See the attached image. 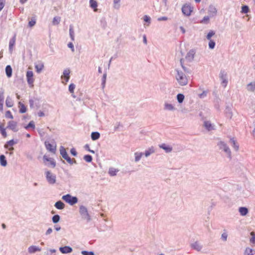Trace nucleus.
<instances>
[{
  "mask_svg": "<svg viewBox=\"0 0 255 255\" xmlns=\"http://www.w3.org/2000/svg\"><path fill=\"white\" fill-rule=\"evenodd\" d=\"M177 75L176 79L180 86H185L188 84V79L186 75L181 71L178 69L175 70Z\"/></svg>",
  "mask_w": 255,
  "mask_h": 255,
  "instance_id": "obj_1",
  "label": "nucleus"
},
{
  "mask_svg": "<svg viewBox=\"0 0 255 255\" xmlns=\"http://www.w3.org/2000/svg\"><path fill=\"white\" fill-rule=\"evenodd\" d=\"M79 213L82 218L86 220L87 222H89L91 220V218L89 215L87 208L84 205H81L79 207Z\"/></svg>",
  "mask_w": 255,
  "mask_h": 255,
  "instance_id": "obj_2",
  "label": "nucleus"
},
{
  "mask_svg": "<svg viewBox=\"0 0 255 255\" xmlns=\"http://www.w3.org/2000/svg\"><path fill=\"white\" fill-rule=\"evenodd\" d=\"M62 199L70 205H74L78 202V198L76 196H72L69 194L63 195Z\"/></svg>",
  "mask_w": 255,
  "mask_h": 255,
  "instance_id": "obj_3",
  "label": "nucleus"
},
{
  "mask_svg": "<svg viewBox=\"0 0 255 255\" xmlns=\"http://www.w3.org/2000/svg\"><path fill=\"white\" fill-rule=\"evenodd\" d=\"M217 145L220 149H223L227 154L228 158L230 159L232 158L231 150L225 142L220 141L217 143Z\"/></svg>",
  "mask_w": 255,
  "mask_h": 255,
  "instance_id": "obj_4",
  "label": "nucleus"
},
{
  "mask_svg": "<svg viewBox=\"0 0 255 255\" xmlns=\"http://www.w3.org/2000/svg\"><path fill=\"white\" fill-rule=\"evenodd\" d=\"M45 177L49 184L53 185L56 181V176L51 171L47 170L45 172Z\"/></svg>",
  "mask_w": 255,
  "mask_h": 255,
  "instance_id": "obj_5",
  "label": "nucleus"
},
{
  "mask_svg": "<svg viewBox=\"0 0 255 255\" xmlns=\"http://www.w3.org/2000/svg\"><path fill=\"white\" fill-rule=\"evenodd\" d=\"M193 7L190 4H184L181 8L182 12L185 16H190L193 11Z\"/></svg>",
  "mask_w": 255,
  "mask_h": 255,
  "instance_id": "obj_6",
  "label": "nucleus"
},
{
  "mask_svg": "<svg viewBox=\"0 0 255 255\" xmlns=\"http://www.w3.org/2000/svg\"><path fill=\"white\" fill-rule=\"evenodd\" d=\"M44 144L46 149L52 153H55L56 150V144L54 141V144H51L48 141H45Z\"/></svg>",
  "mask_w": 255,
  "mask_h": 255,
  "instance_id": "obj_7",
  "label": "nucleus"
},
{
  "mask_svg": "<svg viewBox=\"0 0 255 255\" xmlns=\"http://www.w3.org/2000/svg\"><path fill=\"white\" fill-rule=\"evenodd\" d=\"M227 73L224 70H221L220 74L219 77L220 79L222 80V84L223 85L224 87L227 86L228 83V80L227 79Z\"/></svg>",
  "mask_w": 255,
  "mask_h": 255,
  "instance_id": "obj_8",
  "label": "nucleus"
},
{
  "mask_svg": "<svg viewBox=\"0 0 255 255\" xmlns=\"http://www.w3.org/2000/svg\"><path fill=\"white\" fill-rule=\"evenodd\" d=\"M17 123L14 121H10L8 122L7 126L6 128L11 129L13 132H17L18 131V128H17Z\"/></svg>",
  "mask_w": 255,
  "mask_h": 255,
  "instance_id": "obj_9",
  "label": "nucleus"
},
{
  "mask_svg": "<svg viewBox=\"0 0 255 255\" xmlns=\"http://www.w3.org/2000/svg\"><path fill=\"white\" fill-rule=\"evenodd\" d=\"M195 50L194 49H191L186 54L185 59L188 62H192L194 58L195 54Z\"/></svg>",
  "mask_w": 255,
  "mask_h": 255,
  "instance_id": "obj_10",
  "label": "nucleus"
},
{
  "mask_svg": "<svg viewBox=\"0 0 255 255\" xmlns=\"http://www.w3.org/2000/svg\"><path fill=\"white\" fill-rule=\"evenodd\" d=\"M27 83L29 85H33L34 82L33 73L32 71H27L26 74Z\"/></svg>",
  "mask_w": 255,
  "mask_h": 255,
  "instance_id": "obj_11",
  "label": "nucleus"
},
{
  "mask_svg": "<svg viewBox=\"0 0 255 255\" xmlns=\"http://www.w3.org/2000/svg\"><path fill=\"white\" fill-rule=\"evenodd\" d=\"M59 251L61 253L66 254L71 253L73 251V249L70 246H65L64 247H60Z\"/></svg>",
  "mask_w": 255,
  "mask_h": 255,
  "instance_id": "obj_12",
  "label": "nucleus"
},
{
  "mask_svg": "<svg viewBox=\"0 0 255 255\" xmlns=\"http://www.w3.org/2000/svg\"><path fill=\"white\" fill-rule=\"evenodd\" d=\"M16 34L14 33L12 37L10 39L9 42V51L10 52H12L13 51V48L15 44Z\"/></svg>",
  "mask_w": 255,
  "mask_h": 255,
  "instance_id": "obj_13",
  "label": "nucleus"
},
{
  "mask_svg": "<svg viewBox=\"0 0 255 255\" xmlns=\"http://www.w3.org/2000/svg\"><path fill=\"white\" fill-rule=\"evenodd\" d=\"M217 10L215 6L213 5H210L208 8L209 16H216Z\"/></svg>",
  "mask_w": 255,
  "mask_h": 255,
  "instance_id": "obj_14",
  "label": "nucleus"
},
{
  "mask_svg": "<svg viewBox=\"0 0 255 255\" xmlns=\"http://www.w3.org/2000/svg\"><path fill=\"white\" fill-rule=\"evenodd\" d=\"M229 142L235 151H238L239 150V145L234 137L230 138Z\"/></svg>",
  "mask_w": 255,
  "mask_h": 255,
  "instance_id": "obj_15",
  "label": "nucleus"
},
{
  "mask_svg": "<svg viewBox=\"0 0 255 255\" xmlns=\"http://www.w3.org/2000/svg\"><path fill=\"white\" fill-rule=\"evenodd\" d=\"M17 143V141H14V139H11L8 141H7L4 145V147L6 149H9V150H13V147H11V148H9V146H13V145H14L15 144H16Z\"/></svg>",
  "mask_w": 255,
  "mask_h": 255,
  "instance_id": "obj_16",
  "label": "nucleus"
},
{
  "mask_svg": "<svg viewBox=\"0 0 255 255\" xmlns=\"http://www.w3.org/2000/svg\"><path fill=\"white\" fill-rule=\"evenodd\" d=\"M204 126L208 131H211L215 129L214 126L210 121H205L204 122Z\"/></svg>",
  "mask_w": 255,
  "mask_h": 255,
  "instance_id": "obj_17",
  "label": "nucleus"
},
{
  "mask_svg": "<svg viewBox=\"0 0 255 255\" xmlns=\"http://www.w3.org/2000/svg\"><path fill=\"white\" fill-rule=\"evenodd\" d=\"M191 247L193 249H194L198 252L200 251L201 250V249H202V246L198 242H195L194 243H192L191 245Z\"/></svg>",
  "mask_w": 255,
  "mask_h": 255,
  "instance_id": "obj_18",
  "label": "nucleus"
},
{
  "mask_svg": "<svg viewBox=\"0 0 255 255\" xmlns=\"http://www.w3.org/2000/svg\"><path fill=\"white\" fill-rule=\"evenodd\" d=\"M41 250V248L35 246H31L28 248V252L30 254H33Z\"/></svg>",
  "mask_w": 255,
  "mask_h": 255,
  "instance_id": "obj_19",
  "label": "nucleus"
},
{
  "mask_svg": "<svg viewBox=\"0 0 255 255\" xmlns=\"http://www.w3.org/2000/svg\"><path fill=\"white\" fill-rule=\"evenodd\" d=\"M43 160L44 161H49L50 162V164L52 166L53 168H54L55 167L56 162L55 161L54 159L48 157L46 155H44Z\"/></svg>",
  "mask_w": 255,
  "mask_h": 255,
  "instance_id": "obj_20",
  "label": "nucleus"
},
{
  "mask_svg": "<svg viewBox=\"0 0 255 255\" xmlns=\"http://www.w3.org/2000/svg\"><path fill=\"white\" fill-rule=\"evenodd\" d=\"M54 206L58 210H62L65 208V205L62 201L59 200L55 203Z\"/></svg>",
  "mask_w": 255,
  "mask_h": 255,
  "instance_id": "obj_21",
  "label": "nucleus"
},
{
  "mask_svg": "<svg viewBox=\"0 0 255 255\" xmlns=\"http://www.w3.org/2000/svg\"><path fill=\"white\" fill-rule=\"evenodd\" d=\"M160 148L164 149L166 153H169L172 150V147L169 145H167L165 143H162L159 145Z\"/></svg>",
  "mask_w": 255,
  "mask_h": 255,
  "instance_id": "obj_22",
  "label": "nucleus"
},
{
  "mask_svg": "<svg viewBox=\"0 0 255 255\" xmlns=\"http://www.w3.org/2000/svg\"><path fill=\"white\" fill-rule=\"evenodd\" d=\"M7 164L5 156L3 154L0 155V165L3 167H5Z\"/></svg>",
  "mask_w": 255,
  "mask_h": 255,
  "instance_id": "obj_23",
  "label": "nucleus"
},
{
  "mask_svg": "<svg viewBox=\"0 0 255 255\" xmlns=\"http://www.w3.org/2000/svg\"><path fill=\"white\" fill-rule=\"evenodd\" d=\"M239 211L242 216H246L249 212V210L247 207H241L239 209Z\"/></svg>",
  "mask_w": 255,
  "mask_h": 255,
  "instance_id": "obj_24",
  "label": "nucleus"
},
{
  "mask_svg": "<svg viewBox=\"0 0 255 255\" xmlns=\"http://www.w3.org/2000/svg\"><path fill=\"white\" fill-rule=\"evenodd\" d=\"M5 73L8 78H10L12 76V69L10 65H7L5 67Z\"/></svg>",
  "mask_w": 255,
  "mask_h": 255,
  "instance_id": "obj_25",
  "label": "nucleus"
},
{
  "mask_svg": "<svg viewBox=\"0 0 255 255\" xmlns=\"http://www.w3.org/2000/svg\"><path fill=\"white\" fill-rule=\"evenodd\" d=\"M119 171V170L116 169L113 167H110L109 169V174L111 176H116L117 173Z\"/></svg>",
  "mask_w": 255,
  "mask_h": 255,
  "instance_id": "obj_26",
  "label": "nucleus"
},
{
  "mask_svg": "<svg viewBox=\"0 0 255 255\" xmlns=\"http://www.w3.org/2000/svg\"><path fill=\"white\" fill-rule=\"evenodd\" d=\"M91 139L93 140H96L100 137V133L98 131H93L91 134Z\"/></svg>",
  "mask_w": 255,
  "mask_h": 255,
  "instance_id": "obj_27",
  "label": "nucleus"
},
{
  "mask_svg": "<svg viewBox=\"0 0 255 255\" xmlns=\"http://www.w3.org/2000/svg\"><path fill=\"white\" fill-rule=\"evenodd\" d=\"M60 153L63 158L68 156L65 148L63 146L60 147Z\"/></svg>",
  "mask_w": 255,
  "mask_h": 255,
  "instance_id": "obj_28",
  "label": "nucleus"
},
{
  "mask_svg": "<svg viewBox=\"0 0 255 255\" xmlns=\"http://www.w3.org/2000/svg\"><path fill=\"white\" fill-rule=\"evenodd\" d=\"M35 68L36 69V72L38 73H39L41 72L42 69L44 68V64L43 63H40L38 64L35 65Z\"/></svg>",
  "mask_w": 255,
  "mask_h": 255,
  "instance_id": "obj_29",
  "label": "nucleus"
},
{
  "mask_svg": "<svg viewBox=\"0 0 255 255\" xmlns=\"http://www.w3.org/2000/svg\"><path fill=\"white\" fill-rule=\"evenodd\" d=\"M5 105L7 107L10 108L13 106V101L11 100V99L10 98L9 96H7L6 97V100H5Z\"/></svg>",
  "mask_w": 255,
  "mask_h": 255,
  "instance_id": "obj_30",
  "label": "nucleus"
},
{
  "mask_svg": "<svg viewBox=\"0 0 255 255\" xmlns=\"http://www.w3.org/2000/svg\"><path fill=\"white\" fill-rule=\"evenodd\" d=\"M5 129L6 128H4V125L3 124H0V133L4 138L7 136V133L6 132Z\"/></svg>",
  "mask_w": 255,
  "mask_h": 255,
  "instance_id": "obj_31",
  "label": "nucleus"
},
{
  "mask_svg": "<svg viewBox=\"0 0 255 255\" xmlns=\"http://www.w3.org/2000/svg\"><path fill=\"white\" fill-rule=\"evenodd\" d=\"M18 105H19V107H20V109H19V113L21 114L25 113L27 110V108L25 107V106L20 102H19L18 103Z\"/></svg>",
  "mask_w": 255,
  "mask_h": 255,
  "instance_id": "obj_32",
  "label": "nucleus"
},
{
  "mask_svg": "<svg viewBox=\"0 0 255 255\" xmlns=\"http://www.w3.org/2000/svg\"><path fill=\"white\" fill-rule=\"evenodd\" d=\"M69 35L71 40L74 41L75 40L74 31L73 29V26L72 25H70L69 27Z\"/></svg>",
  "mask_w": 255,
  "mask_h": 255,
  "instance_id": "obj_33",
  "label": "nucleus"
},
{
  "mask_svg": "<svg viewBox=\"0 0 255 255\" xmlns=\"http://www.w3.org/2000/svg\"><path fill=\"white\" fill-rule=\"evenodd\" d=\"M176 98L179 104H181L184 100L185 96L183 94L179 93L177 95Z\"/></svg>",
  "mask_w": 255,
  "mask_h": 255,
  "instance_id": "obj_34",
  "label": "nucleus"
},
{
  "mask_svg": "<svg viewBox=\"0 0 255 255\" xmlns=\"http://www.w3.org/2000/svg\"><path fill=\"white\" fill-rule=\"evenodd\" d=\"M247 89L249 91L254 92L255 90V82H251L248 84Z\"/></svg>",
  "mask_w": 255,
  "mask_h": 255,
  "instance_id": "obj_35",
  "label": "nucleus"
},
{
  "mask_svg": "<svg viewBox=\"0 0 255 255\" xmlns=\"http://www.w3.org/2000/svg\"><path fill=\"white\" fill-rule=\"evenodd\" d=\"M106 79H107V72H106L103 75L102 78V83L101 86L102 89H104L106 86Z\"/></svg>",
  "mask_w": 255,
  "mask_h": 255,
  "instance_id": "obj_36",
  "label": "nucleus"
},
{
  "mask_svg": "<svg viewBox=\"0 0 255 255\" xmlns=\"http://www.w3.org/2000/svg\"><path fill=\"white\" fill-rule=\"evenodd\" d=\"M70 73V71L68 69L65 70L63 71V75L64 76H65V80L66 82H68L70 79V76H69Z\"/></svg>",
  "mask_w": 255,
  "mask_h": 255,
  "instance_id": "obj_37",
  "label": "nucleus"
},
{
  "mask_svg": "<svg viewBox=\"0 0 255 255\" xmlns=\"http://www.w3.org/2000/svg\"><path fill=\"white\" fill-rule=\"evenodd\" d=\"M226 117H227L230 119L232 118V117L233 116L231 109L228 106L226 108Z\"/></svg>",
  "mask_w": 255,
  "mask_h": 255,
  "instance_id": "obj_38",
  "label": "nucleus"
},
{
  "mask_svg": "<svg viewBox=\"0 0 255 255\" xmlns=\"http://www.w3.org/2000/svg\"><path fill=\"white\" fill-rule=\"evenodd\" d=\"M36 19L35 17H32L30 20H29L28 26L32 27L36 24Z\"/></svg>",
  "mask_w": 255,
  "mask_h": 255,
  "instance_id": "obj_39",
  "label": "nucleus"
},
{
  "mask_svg": "<svg viewBox=\"0 0 255 255\" xmlns=\"http://www.w3.org/2000/svg\"><path fill=\"white\" fill-rule=\"evenodd\" d=\"M60 220V216L58 214L54 215L52 218V221L54 224L57 223L59 222Z\"/></svg>",
  "mask_w": 255,
  "mask_h": 255,
  "instance_id": "obj_40",
  "label": "nucleus"
},
{
  "mask_svg": "<svg viewBox=\"0 0 255 255\" xmlns=\"http://www.w3.org/2000/svg\"><path fill=\"white\" fill-rule=\"evenodd\" d=\"M109 227L107 225H106L105 223H104V224L103 226L101 225L98 228L99 231H100V232H104V231H106L109 230Z\"/></svg>",
  "mask_w": 255,
  "mask_h": 255,
  "instance_id": "obj_41",
  "label": "nucleus"
},
{
  "mask_svg": "<svg viewBox=\"0 0 255 255\" xmlns=\"http://www.w3.org/2000/svg\"><path fill=\"white\" fill-rule=\"evenodd\" d=\"M89 2L90 7L95 10L98 6L97 2L95 0H90Z\"/></svg>",
  "mask_w": 255,
  "mask_h": 255,
  "instance_id": "obj_42",
  "label": "nucleus"
},
{
  "mask_svg": "<svg viewBox=\"0 0 255 255\" xmlns=\"http://www.w3.org/2000/svg\"><path fill=\"white\" fill-rule=\"evenodd\" d=\"M143 20L144 21V26L145 27L149 25L151 22L150 17H144Z\"/></svg>",
  "mask_w": 255,
  "mask_h": 255,
  "instance_id": "obj_43",
  "label": "nucleus"
},
{
  "mask_svg": "<svg viewBox=\"0 0 255 255\" xmlns=\"http://www.w3.org/2000/svg\"><path fill=\"white\" fill-rule=\"evenodd\" d=\"M24 128L26 129L32 128V129L35 128V124L33 121H30L25 127Z\"/></svg>",
  "mask_w": 255,
  "mask_h": 255,
  "instance_id": "obj_44",
  "label": "nucleus"
},
{
  "mask_svg": "<svg viewBox=\"0 0 255 255\" xmlns=\"http://www.w3.org/2000/svg\"><path fill=\"white\" fill-rule=\"evenodd\" d=\"M142 152H135L134 153V155H135V162H138L141 158L142 155Z\"/></svg>",
  "mask_w": 255,
  "mask_h": 255,
  "instance_id": "obj_45",
  "label": "nucleus"
},
{
  "mask_svg": "<svg viewBox=\"0 0 255 255\" xmlns=\"http://www.w3.org/2000/svg\"><path fill=\"white\" fill-rule=\"evenodd\" d=\"M83 159L87 162H91L92 161V156L90 154H86L84 156Z\"/></svg>",
  "mask_w": 255,
  "mask_h": 255,
  "instance_id": "obj_46",
  "label": "nucleus"
},
{
  "mask_svg": "<svg viewBox=\"0 0 255 255\" xmlns=\"http://www.w3.org/2000/svg\"><path fill=\"white\" fill-rule=\"evenodd\" d=\"M164 106H165L164 108L166 110H167L169 111H173L175 109L174 106L170 104L166 103Z\"/></svg>",
  "mask_w": 255,
  "mask_h": 255,
  "instance_id": "obj_47",
  "label": "nucleus"
},
{
  "mask_svg": "<svg viewBox=\"0 0 255 255\" xmlns=\"http://www.w3.org/2000/svg\"><path fill=\"white\" fill-rule=\"evenodd\" d=\"M60 20V17H54L52 20V23L55 25H57L59 23Z\"/></svg>",
  "mask_w": 255,
  "mask_h": 255,
  "instance_id": "obj_48",
  "label": "nucleus"
},
{
  "mask_svg": "<svg viewBox=\"0 0 255 255\" xmlns=\"http://www.w3.org/2000/svg\"><path fill=\"white\" fill-rule=\"evenodd\" d=\"M249 10V6L247 5L242 6L241 12L243 13H247Z\"/></svg>",
  "mask_w": 255,
  "mask_h": 255,
  "instance_id": "obj_49",
  "label": "nucleus"
},
{
  "mask_svg": "<svg viewBox=\"0 0 255 255\" xmlns=\"http://www.w3.org/2000/svg\"><path fill=\"white\" fill-rule=\"evenodd\" d=\"M253 250L250 248H247L245 251V255H254Z\"/></svg>",
  "mask_w": 255,
  "mask_h": 255,
  "instance_id": "obj_50",
  "label": "nucleus"
},
{
  "mask_svg": "<svg viewBox=\"0 0 255 255\" xmlns=\"http://www.w3.org/2000/svg\"><path fill=\"white\" fill-rule=\"evenodd\" d=\"M209 44H208V45H209V48L210 49H213L215 48V45H216V43H215V42L213 40H209Z\"/></svg>",
  "mask_w": 255,
  "mask_h": 255,
  "instance_id": "obj_51",
  "label": "nucleus"
},
{
  "mask_svg": "<svg viewBox=\"0 0 255 255\" xmlns=\"http://www.w3.org/2000/svg\"><path fill=\"white\" fill-rule=\"evenodd\" d=\"M224 232L221 235V239L223 241L225 242L227 240L228 234H227L226 230H224Z\"/></svg>",
  "mask_w": 255,
  "mask_h": 255,
  "instance_id": "obj_52",
  "label": "nucleus"
},
{
  "mask_svg": "<svg viewBox=\"0 0 255 255\" xmlns=\"http://www.w3.org/2000/svg\"><path fill=\"white\" fill-rule=\"evenodd\" d=\"M153 152H154V150L152 148H149L145 151L144 155L146 157H148Z\"/></svg>",
  "mask_w": 255,
  "mask_h": 255,
  "instance_id": "obj_53",
  "label": "nucleus"
},
{
  "mask_svg": "<svg viewBox=\"0 0 255 255\" xmlns=\"http://www.w3.org/2000/svg\"><path fill=\"white\" fill-rule=\"evenodd\" d=\"M75 88V85L73 83H71L69 86V91L70 93H73L74 89Z\"/></svg>",
  "mask_w": 255,
  "mask_h": 255,
  "instance_id": "obj_54",
  "label": "nucleus"
},
{
  "mask_svg": "<svg viewBox=\"0 0 255 255\" xmlns=\"http://www.w3.org/2000/svg\"><path fill=\"white\" fill-rule=\"evenodd\" d=\"M215 32L213 30H210L206 36L208 40H211V37L215 34Z\"/></svg>",
  "mask_w": 255,
  "mask_h": 255,
  "instance_id": "obj_55",
  "label": "nucleus"
},
{
  "mask_svg": "<svg viewBox=\"0 0 255 255\" xmlns=\"http://www.w3.org/2000/svg\"><path fill=\"white\" fill-rule=\"evenodd\" d=\"M5 117L6 118L10 119H13V117L12 115L11 114L10 111H7L5 114Z\"/></svg>",
  "mask_w": 255,
  "mask_h": 255,
  "instance_id": "obj_56",
  "label": "nucleus"
},
{
  "mask_svg": "<svg viewBox=\"0 0 255 255\" xmlns=\"http://www.w3.org/2000/svg\"><path fill=\"white\" fill-rule=\"evenodd\" d=\"M82 255H94V253L93 251H83L81 252Z\"/></svg>",
  "mask_w": 255,
  "mask_h": 255,
  "instance_id": "obj_57",
  "label": "nucleus"
},
{
  "mask_svg": "<svg viewBox=\"0 0 255 255\" xmlns=\"http://www.w3.org/2000/svg\"><path fill=\"white\" fill-rule=\"evenodd\" d=\"M101 25L103 28H105L107 26V22L104 17H103L101 20Z\"/></svg>",
  "mask_w": 255,
  "mask_h": 255,
  "instance_id": "obj_58",
  "label": "nucleus"
},
{
  "mask_svg": "<svg viewBox=\"0 0 255 255\" xmlns=\"http://www.w3.org/2000/svg\"><path fill=\"white\" fill-rule=\"evenodd\" d=\"M210 17H204V18L200 21V23L207 24L209 22Z\"/></svg>",
  "mask_w": 255,
  "mask_h": 255,
  "instance_id": "obj_59",
  "label": "nucleus"
},
{
  "mask_svg": "<svg viewBox=\"0 0 255 255\" xmlns=\"http://www.w3.org/2000/svg\"><path fill=\"white\" fill-rule=\"evenodd\" d=\"M121 0H114V6L115 8H119L120 7V2Z\"/></svg>",
  "mask_w": 255,
  "mask_h": 255,
  "instance_id": "obj_60",
  "label": "nucleus"
},
{
  "mask_svg": "<svg viewBox=\"0 0 255 255\" xmlns=\"http://www.w3.org/2000/svg\"><path fill=\"white\" fill-rule=\"evenodd\" d=\"M70 153L74 156H76L77 155V152L76 151V149L74 147L70 149Z\"/></svg>",
  "mask_w": 255,
  "mask_h": 255,
  "instance_id": "obj_61",
  "label": "nucleus"
},
{
  "mask_svg": "<svg viewBox=\"0 0 255 255\" xmlns=\"http://www.w3.org/2000/svg\"><path fill=\"white\" fill-rule=\"evenodd\" d=\"M65 160L67 161V162L70 164V165H73L72 159H71L69 155L67 156V157L64 158Z\"/></svg>",
  "mask_w": 255,
  "mask_h": 255,
  "instance_id": "obj_62",
  "label": "nucleus"
},
{
  "mask_svg": "<svg viewBox=\"0 0 255 255\" xmlns=\"http://www.w3.org/2000/svg\"><path fill=\"white\" fill-rule=\"evenodd\" d=\"M183 70L186 73V74H191V70L189 69V68L186 67L185 66L182 67Z\"/></svg>",
  "mask_w": 255,
  "mask_h": 255,
  "instance_id": "obj_63",
  "label": "nucleus"
},
{
  "mask_svg": "<svg viewBox=\"0 0 255 255\" xmlns=\"http://www.w3.org/2000/svg\"><path fill=\"white\" fill-rule=\"evenodd\" d=\"M207 92L206 91H203L201 94L199 95V97L200 98H204L207 96Z\"/></svg>",
  "mask_w": 255,
  "mask_h": 255,
  "instance_id": "obj_64",
  "label": "nucleus"
}]
</instances>
